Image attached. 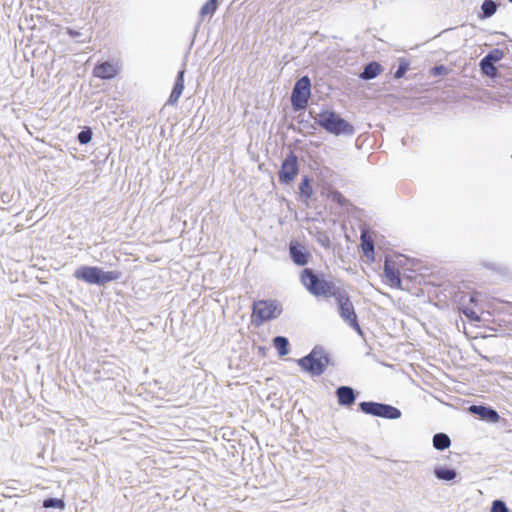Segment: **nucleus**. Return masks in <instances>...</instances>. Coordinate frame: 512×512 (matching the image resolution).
I'll return each mask as SVG.
<instances>
[{
	"instance_id": "f257e3e1",
	"label": "nucleus",
	"mask_w": 512,
	"mask_h": 512,
	"mask_svg": "<svg viewBox=\"0 0 512 512\" xmlns=\"http://www.w3.org/2000/svg\"><path fill=\"white\" fill-rule=\"evenodd\" d=\"M122 273L117 270L103 271L97 266H81L74 271V277L88 284L105 285L117 281Z\"/></svg>"
},
{
	"instance_id": "f03ea898",
	"label": "nucleus",
	"mask_w": 512,
	"mask_h": 512,
	"mask_svg": "<svg viewBox=\"0 0 512 512\" xmlns=\"http://www.w3.org/2000/svg\"><path fill=\"white\" fill-rule=\"evenodd\" d=\"M300 281L311 294L317 297H333L339 290L333 282L319 278L310 268H305L301 272Z\"/></svg>"
},
{
	"instance_id": "7ed1b4c3",
	"label": "nucleus",
	"mask_w": 512,
	"mask_h": 512,
	"mask_svg": "<svg viewBox=\"0 0 512 512\" xmlns=\"http://www.w3.org/2000/svg\"><path fill=\"white\" fill-rule=\"evenodd\" d=\"M317 122L326 131L335 135L353 134L354 132L353 126L333 111L320 112Z\"/></svg>"
},
{
	"instance_id": "20e7f679",
	"label": "nucleus",
	"mask_w": 512,
	"mask_h": 512,
	"mask_svg": "<svg viewBox=\"0 0 512 512\" xmlns=\"http://www.w3.org/2000/svg\"><path fill=\"white\" fill-rule=\"evenodd\" d=\"M459 310L471 321L479 322L483 309L481 294L476 291L462 292L459 297Z\"/></svg>"
},
{
	"instance_id": "39448f33",
	"label": "nucleus",
	"mask_w": 512,
	"mask_h": 512,
	"mask_svg": "<svg viewBox=\"0 0 512 512\" xmlns=\"http://www.w3.org/2000/svg\"><path fill=\"white\" fill-rule=\"evenodd\" d=\"M338 305L340 317L347 322L355 331L359 334L362 333V329L358 323V317L354 309V305L350 300L347 292L341 291L340 289L333 296Z\"/></svg>"
},
{
	"instance_id": "423d86ee",
	"label": "nucleus",
	"mask_w": 512,
	"mask_h": 512,
	"mask_svg": "<svg viewBox=\"0 0 512 512\" xmlns=\"http://www.w3.org/2000/svg\"><path fill=\"white\" fill-rule=\"evenodd\" d=\"M280 313L281 310L275 301L258 300L252 305L251 321L255 326L259 327L264 322L275 319Z\"/></svg>"
},
{
	"instance_id": "0eeeda50",
	"label": "nucleus",
	"mask_w": 512,
	"mask_h": 512,
	"mask_svg": "<svg viewBox=\"0 0 512 512\" xmlns=\"http://www.w3.org/2000/svg\"><path fill=\"white\" fill-rule=\"evenodd\" d=\"M299 366L311 375H321L329 364V359L321 352L313 350L307 356L298 360Z\"/></svg>"
},
{
	"instance_id": "6e6552de",
	"label": "nucleus",
	"mask_w": 512,
	"mask_h": 512,
	"mask_svg": "<svg viewBox=\"0 0 512 512\" xmlns=\"http://www.w3.org/2000/svg\"><path fill=\"white\" fill-rule=\"evenodd\" d=\"M359 407L365 414H370L382 418L397 419L401 416L399 409L388 404L377 402H361Z\"/></svg>"
},
{
	"instance_id": "1a4fd4ad",
	"label": "nucleus",
	"mask_w": 512,
	"mask_h": 512,
	"mask_svg": "<svg viewBox=\"0 0 512 512\" xmlns=\"http://www.w3.org/2000/svg\"><path fill=\"white\" fill-rule=\"evenodd\" d=\"M311 94V82L307 76L300 78L292 91L291 102L295 109H304Z\"/></svg>"
},
{
	"instance_id": "9d476101",
	"label": "nucleus",
	"mask_w": 512,
	"mask_h": 512,
	"mask_svg": "<svg viewBox=\"0 0 512 512\" xmlns=\"http://www.w3.org/2000/svg\"><path fill=\"white\" fill-rule=\"evenodd\" d=\"M299 172L298 158L291 152L282 162L278 172L279 181L282 184H290L296 178Z\"/></svg>"
},
{
	"instance_id": "9b49d317",
	"label": "nucleus",
	"mask_w": 512,
	"mask_h": 512,
	"mask_svg": "<svg viewBox=\"0 0 512 512\" xmlns=\"http://www.w3.org/2000/svg\"><path fill=\"white\" fill-rule=\"evenodd\" d=\"M401 259L386 258L384 263V276L386 283L392 288L401 287Z\"/></svg>"
},
{
	"instance_id": "f8f14e48",
	"label": "nucleus",
	"mask_w": 512,
	"mask_h": 512,
	"mask_svg": "<svg viewBox=\"0 0 512 512\" xmlns=\"http://www.w3.org/2000/svg\"><path fill=\"white\" fill-rule=\"evenodd\" d=\"M374 238L375 233L373 231L367 228L361 229L360 247L369 262L375 261Z\"/></svg>"
},
{
	"instance_id": "ddd939ff",
	"label": "nucleus",
	"mask_w": 512,
	"mask_h": 512,
	"mask_svg": "<svg viewBox=\"0 0 512 512\" xmlns=\"http://www.w3.org/2000/svg\"><path fill=\"white\" fill-rule=\"evenodd\" d=\"M289 253L293 262L299 266H304L309 262L310 253L297 241H291Z\"/></svg>"
},
{
	"instance_id": "4468645a",
	"label": "nucleus",
	"mask_w": 512,
	"mask_h": 512,
	"mask_svg": "<svg viewBox=\"0 0 512 512\" xmlns=\"http://www.w3.org/2000/svg\"><path fill=\"white\" fill-rule=\"evenodd\" d=\"M118 73L116 64L106 61L95 65L93 75L100 79H111Z\"/></svg>"
},
{
	"instance_id": "2eb2a0df",
	"label": "nucleus",
	"mask_w": 512,
	"mask_h": 512,
	"mask_svg": "<svg viewBox=\"0 0 512 512\" xmlns=\"http://www.w3.org/2000/svg\"><path fill=\"white\" fill-rule=\"evenodd\" d=\"M501 59V52L495 50L494 52L486 55L480 62L481 69L484 74L490 77H495L497 69L494 66V62H497Z\"/></svg>"
},
{
	"instance_id": "dca6fc26",
	"label": "nucleus",
	"mask_w": 512,
	"mask_h": 512,
	"mask_svg": "<svg viewBox=\"0 0 512 512\" xmlns=\"http://www.w3.org/2000/svg\"><path fill=\"white\" fill-rule=\"evenodd\" d=\"M338 403L343 406H350L355 402L354 390L348 386H341L336 390Z\"/></svg>"
},
{
	"instance_id": "f3484780",
	"label": "nucleus",
	"mask_w": 512,
	"mask_h": 512,
	"mask_svg": "<svg viewBox=\"0 0 512 512\" xmlns=\"http://www.w3.org/2000/svg\"><path fill=\"white\" fill-rule=\"evenodd\" d=\"M469 411L474 414H478L482 419H486L491 422H497L499 420L498 413L491 408H487L484 406L472 405L469 407Z\"/></svg>"
},
{
	"instance_id": "a211bd4d",
	"label": "nucleus",
	"mask_w": 512,
	"mask_h": 512,
	"mask_svg": "<svg viewBox=\"0 0 512 512\" xmlns=\"http://www.w3.org/2000/svg\"><path fill=\"white\" fill-rule=\"evenodd\" d=\"M184 90V71L181 70L178 72L176 82L174 84L173 90L169 96L168 102L170 104H176L179 100L180 96L182 95Z\"/></svg>"
},
{
	"instance_id": "6ab92c4d",
	"label": "nucleus",
	"mask_w": 512,
	"mask_h": 512,
	"mask_svg": "<svg viewBox=\"0 0 512 512\" xmlns=\"http://www.w3.org/2000/svg\"><path fill=\"white\" fill-rule=\"evenodd\" d=\"M381 71L382 67L379 63L370 62L364 68V71L361 73V77L366 80L373 79L376 76H378L381 73Z\"/></svg>"
},
{
	"instance_id": "aec40b11",
	"label": "nucleus",
	"mask_w": 512,
	"mask_h": 512,
	"mask_svg": "<svg viewBox=\"0 0 512 512\" xmlns=\"http://www.w3.org/2000/svg\"><path fill=\"white\" fill-rule=\"evenodd\" d=\"M273 345L275 349L278 351L280 356H285L289 352V342L288 339L282 336H277L273 339Z\"/></svg>"
},
{
	"instance_id": "412c9836",
	"label": "nucleus",
	"mask_w": 512,
	"mask_h": 512,
	"mask_svg": "<svg viewBox=\"0 0 512 512\" xmlns=\"http://www.w3.org/2000/svg\"><path fill=\"white\" fill-rule=\"evenodd\" d=\"M433 445L438 450H444L451 445L450 438L444 433L435 434L433 437Z\"/></svg>"
},
{
	"instance_id": "4be33fe9",
	"label": "nucleus",
	"mask_w": 512,
	"mask_h": 512,
	"mask_svg": "<svg viewBox=\"0 0 512 512\" xmlns=\"http://www.w3.org/2000/svg\"><path fill=\"white\" fill-rule=\"evenodd\" d=\"M300 194L309 200L313 195V189L308 177H304L299 185Z\"/></svg>"
},
{
	"instance_id": "5701e85b",
	"label": "nucleus",
	"mask_w": 512,
	"mask_h": 512,
	"mask_svg": "<svg viewBox=\"0 0 512 512\" xmlns=\"http://www.w3.org/2000/svg\"><path fill=\"white\" fill-rule=\"evenodd\" d=\"M327 197L329 199H331L334 203H337L340 206H346L348 204V200L338 190L329 191V193L327 194Z\"/></svg>"
},
{
	"instance_id": "b1692460",
	"label": "nucleus",
	"mask_w": 512,
	"mask_h": 512,
	"mask_svg": "<svg viewBox=\"0 0 512 512\" xmlns=\"http://www.w3.org/2000/svg\"><path fill=\"white\" fill-rule=\"evenodd\" d=\"M435 475L439 479L450 481L456 477V472L448 468H439L435 470Z\"/></svg>"
},
{
	"instance_id": "393cba45",
	"label": "nucleus",
	"mask_w": 512,
	"mask_h": 512,
	"mask_svg": "<svg viewBox=\"0 0 512 512\" xmlns=\"http://www.w3.org/2000/svg\"><path fill=\"white\" fill-rule=\"evenodd\" d=\"M218 6V0H208L201 8L200 15L202 17L206 15H212Z\"/></svg>"
},
{
	"instance_id": "a878e982",
	"label": "nucleus",
	"mask_w": 512,
	"mask_h": 512,
	"mask_svg": "<svg viewBox=\"0 0 512 512\" xmlns=\"http://www.w3.org/2000/svg\"><path fill=\"white\" fill-rule=\"evenodd\" d=\"M481 9L485 17H490L496 12L497 5L493 0H484Z\"/></svg>"
},
{
	"instance_id": "bb28decb",
	"label": "nucleus",
	"mask_w": 512,
	"mask_h": 512,
	"mask_svg": "<svg viewBox=\"0 0 512 512\" xmlns=\"http://www.w3.org/2000/svg\"><path fill=\"white\" fill-rule=\"evenodd\" d=\"M43 507L64 509L65 503L61 499L48 498L43 501Z\"/></svg>"
},
{
	"instance_id": "cd10ccee",
	"label": "nucleus",
	"mask_w": 512,
	"mask_h": 512,
	"mask_svg": "<svg viewBox=\"0 0 512 512\" xmlns=\"http://www.w3.org/2000/svg\"><path fill=\"white\" fill-rule=\"evenodd\" d=\"M91 138H92V132L90 129L83 130L78 134V141L81 144H87L88 142L91 141Z\"/></svg>"
},
{
	"instance_id": "c85d7f7f",
	"label": "nucleus",
	"mask_w": 512,
	"mask_h": 512,
	"mask_svg": "<svg viewBox=\"0 0 512 512\" xmlns=\"http://www.w3.org/2000/svg\"><path fill=\"white\" fill-rule=\"evenodd\" d=\"M491 512H509L506 504L501 500L492 503Z\"/></svg>"
},
{
	"instance_id": "c756f323",
	"label": "nucleus",
	"mask_w": 512,
	"mask_h": 512,
	"mask_svg": "<svg viewBox=\"0 0 512 512\" xmlns=\"http://www.w3.org/2000/svg\"><path fill=\"white\" fill-rule=\"evenodd\" d=\"M317 240L318 242L325 248H329L331 246V241H330V238L329 236L324 233V232H320L318 233V237H317Z\"/></svg>"
},
{
	"instance_id": "7c9ffc66",
	"label": "nucleus",
	"mask_w": 512,
	"mask_h": 512,
	"mask_svg": "<svg viewBox=\"0 0 512 512\" xmlns=\"http://www.w3.org/2000/svg\"><path fill=\"white\" fill-rule=\"evenodd\" d=\"M432 74L434 76H437V75H441V74H445L447 72V69L445 66L443 65H440V66H436L434 67L432 70H431Z\"/></svg>"
},
{
	"instance_id": "2f4dec72",
	"label": "nucleus",
	"mask_w": 512,
	"mask_h": 512,
	"mask_svg": "<svg viewBox=\"0 0 512 512\" xmlns=\"http://www.w3.org/2000/svg\"><path fill=\"white\" fill-rule=\"evenodd\" d=\"M407 71V65H400L397 71L395 72V78H401Z\"/></svg>"
},
{
	"instance_id": "473e14b6",
	"label": "nucleus",
	"mask_w": 512,
	"mask_h": 512,
	"mask_svg": "<svg viewBox=\"0 0 512 512\" xmlns=\"http://www.w3.org/2000/svg\"><path fill=\"white\" fill-rule=\"evenodd\" d=\"M510 2H512V0H509Z\"/></svg>"
}]
</instances>
